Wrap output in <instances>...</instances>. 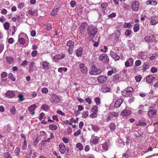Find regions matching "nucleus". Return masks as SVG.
<instances>
[{
	"label": "nucleus",
	"mask_w": 158,
	"mask_h": 158,
	"mask_svg": "<svg viewBox=\"0 0 158 158\" xmlns=\"http://www.w3.org/2000/svg\"><path fill=\"white\" fill-rule=\"evenodd\" d=\"M102 71L100 69H98L95 66L93 65L92 67L91 71L89 73L91 75H99L101 73Z\"/></svg>",
	"instance_id": "f03ea898"
},
{
	"label": "nucleus",
	"mask_w": 158,
	"mask_h": 158,
	"mask_svg": "<svg viewBox=\"0 0 158 158\" xmlns=\"http://www.w3.org/2000/svg\"><path fill=\"white\" fill-rule=\"evenodd\" d=\"M7 73L6 72H3L1 74V77L2 78H5L7 76Z\"/></svg>",
	"instance_id": "052dcab7"
},
{
	"label": "nucleus",
	"mask_w": 158,
	"mask_h": 158,
	"mask_svg": "<svg viewBox=\"0 0 158 158\" xmlns=\"http://www.w3.org/2000/svg\"><path fill=\"white\" fill-rule=\"evenodd\" d=\"M109 127L110 129L112 131L114 130L116 128L115 125L113 123H111Z\"/></svg>",
	"instance_id": "cd10ccee"
},
{
	"label": "nucleus",
	"mask_w": 158,
	"mask_h": 158,
	"mask_svg": "<svg viewBox=\"0 0 158 158\" xmlns=\"http://www.w3.org/2000/svg\"><path fill=\"white\" fill-rule=\"evenodd\" d=\"M39 136L37 135L36 136H34V145L35 146H36L39 142Z\"/></svg>",
	"instance_id": "393cba45"
},
{
	"label": "nucleus",
	"mask_w": 158,
	"mask_h": 158,
	"mask_svg": "<svg viewBox=\"0 0 158 158\" xmlns=\"http://www.w3.org/2000/svg\"><path fill=\"white\" fill-rule=\"evenodd\" d=\"M107 6V4L106 3L102 4L101 5V7L103 10H106L107 9L106 6Z\"/></svg>",
	"instance_id": "a18cd8bd"
},
{
	"label": "nucleus",
	"mask_w": 158,
	"mask_h": 158,
	"mask_svg": "<svg viewBox=\"0 0 158 158\" xmlns=\"http://www.w3.org/2000/svg\"><path fill=\"white\" fill-rule=\"evenodd\" d=\"M87 24L85 23H82L80 27V30H84L87 26Z\"/></svg>",
	"instance_id": "79ce46f5"
},
{
	"label": "nucleus",
	"mask_w": 158,
	"mask_h": 158,
	"mask_svg": "<svg viewBox=\"0 0 158 158\" xmlns=\"http://www.w3.org/2000/svg\"><path fill=\"white\" fill-rule=\"evenodd\" d=\"M57 10H52L51 13V14L52 16H55L57 14Z\"/></svg>",
	"instance_id": "e2e57ef3"
},
{
	"label": "nucleus",
	"mask_w": 158,
	"mask_h": 158,
	"mask_svg": "<svg viewBox=\"0 0 158 158\" xmlns=\"http://www.w3.org/2000/svg\"><path fill=\"white\" fill-rule=\"evenodd\" d=\"M139 30V25L138 24H135L134 25V31L135 32H136Z\"/></svg>",
	"instance_id": "2f4dec72"
},
{
	"label": "nucleus",
	"mask_w": 158,
	"mask_h": 158,
	"mask_svg": "<svg viewBox=\"0 0 158 158\" xmlns=\"http://www.w3.org/2000/svg\"><path fill=\"white\" fill-rule=\"evenodd\" d=\"M42 68L44 69L47 70L49 68V64L46 61H44L42 62Z\"/></svg>",
	"instance_id": "ddd939ff"
},
{
	"label": "nucleus",
	"mask_w": 158,
	"mask_h": 158,
	"mask_svg": "<svg viewBox=\"0 0 158 158\" xmlns=\"http://www.w3.org/2000/svg\"><path fill=\"white\" fill-rule=\"evenodd\" d=\"M81 133V131L80 130H78L77 131L75 132L74 134V135L75 136H77L80 134Z\"/></svg>",
	"instance_id": "13d9d810"
},
{
	"label": "nucleus",
	"mask_w": 158,
	"mask_h": 158,
	"mask_svg": "<svg viewBox=\"0 0 158 158\" xmlns=\"http://www.w3.org/2000/svg\"><path fill=\"white\" fill-rule=\"evenodd\" d=\"M131 31L129 30H127L125 32V35L126 36H129L131 33Z\"/></svg>",
	"instance_id": "8fccbe9b"
},
{
	"label": "nucleus",
	"mask_w": 158,
	"mask_h": 158,
	"mask_svg": "<svg viewBox=\"0 0 158 158\" xmlns=\"http://www.w3.org/2000/svg\"><path fill=\"white\" fill-rule=\"evenodd\" d=\"M65 55L64 54H62V55H56L54 57V61L56 62L58 61L59 60H60L61 59L64 58L65 57Z\"/></svg>",
	"instance_id": "4468645a"
},
{
	"label": "nucleus",
	"mask_w": 158,
	"mask_h": 158,
	"mask_svg": "<svg viewBox=\"0 0 158 158\" xmlns=\"http://www.w3.org/2000/svg\"><path fill=\"white\" fill-rule=\"evenodd\" d=\"M50 100L52 102H54L55 103H59L60 101V98L55 95L52 96Z\"/></svg>",
	"instance_id": "20e7f679"
},
{
	"label": "nucleus",
	"mask_w": 158,
	"mask_h": 158,
	"mask_svg": "<svg viewBox=\"0 0 158 158\" xmlns=\"http://www.w3.org/2000/svg\"><path fill=\"white\" fill-rule=\"evenodd\" d=\"M57 128V126L56 125L51 124L49 126V129L51 130H55Z\"/></svg>",
	"instance_id": "bb28decb"
},
{
	"label": "nucleus",
	"mask_w": 158,
	"mask_h": 158,
	"mask_svg": "<svg viewBox=\"0 0 158 158\" xmlns=\"http://www.w3.org/2000/svg\"><path fill=\"white\" fill-rule=\"evenodd\" d=\"M97 116V114L94 112H93L90 115V117L92 118H94L96 117Z\"/></svg>",
	"instance_id": "5fc2aeb1"
},
{
	"label": "nucleus",
	"mask_w": 158,
	"mask_h": 158,
	"mask_svg": "<svg viewBox=\"0 0 158 158\" xmlns=\"http://www.w3.org/2000/svg\"><path fill=\"white\" fill-rule=\"evenodd\" d=\"M59 148L60 152L62 154L64 153L66 150V148L64 143H61L60 145Z\"/></svg>",
	"instance_id": "2eb2a0df"
},
{
	"label": "nucleus",
	"mask_w": 158,
	"mask_h": 158,
	"mask_svg": "<svg viewBox=\"0 0 158 158\" xmlns=\"http://www.w3.org/2000/svg\"><path fill=\"white\" fill-rule=\"evenodd\" d=\"M46 29L48 31L50 30L52 28L51 25L50 23L48 24L47 25H46Z\"/></svg>",
	"instance_id": "49530a36"
},
{
	"label": "nucleus",
	"mask_w": 158,
	"mask_h": 158,
	"mask_svg": "<svg viewBox=\"0 0 158 158\" xmlns=\"http://www.w3.org/2000/svg\"><path fill=\"white\" fill-rule=\"evenodd\" d=\"M87 30L88 35L91 37H94L97 33V31L96 27L92 26L89 27Z\"/></svg>",
	"instance_id": "f257e3e1"
},
{
	"label": "nucleus",
	"mask_w": 158,
	"mask_h": 158,
	"mask_svg": "<svg viewBox=\"0 0 158 158\" xmlns=\"http://www.w3.org/2000/svg\"><path fill=\"white\" fill-rule=\"evenodd\" d=\"M153 36H146L145 37L144 39V40L148 42H150L151 41V38H152Z\"/></svg>",
	"instance_id": "e433bc0d"
},
{
	"label": "nucleus",
	"mask_w": 158,
	"mask_h": 158,
	"mask_svg": "<svg viewBox=\"0 0 158 158\" xmlns=\"http://www.w3.org/2000/svg\"><path fill=\"white\" fill-rule=\"evenodd\" d=\"M7 97L9 98H12L15 96V94L14 91L10 90L7 91L5 94Z\"/></svg>",
	"instance_id": "39448f33"
},
{
	"label": "nucleus",
	"mask_w": 158,
	"mask_h": 158,
	"mask_svg": "<svg viewBox=\"0 0 158 158\" xmlns=\"http://www.w3.org/2000/svg\"><path fill=\"white\" fill-rule=\"evenodd\" d=\"M107 80L106 77L104 76H100L98 78V82L101 84L104 83Z\"/></svg>",
	"instance_id": "6e6552de"
},
{
	"label": "nucleus",
	"mask_w": 158,
	"mask_h": 158,
	"mask_svg": "<svg viewBox=\"0 0 158 158\" xmlns=\"http://www.w3.org/2000/svg\"><path fill=\"white\" fill-rule=\"evenodd\" d=\"M122 95L125 97H131L132 94H131V93H130L129 94H128L127 92L125 91L124 90L122 92Z\"/></svg>",
	"instance_id": "5701e85b"
},
{
	"label": "nucleus",
	"mask_w": 158,
	"mask_h": 158,
	"mask_svg": "<svg viewBox=\"0 0 158 158\" xmlns=\"http://www.w3.org/2000/svg\"><path fill=\"white\" fill-rule=\"evenodd\" d=\"M36 106L35 105H33L30 106L28 108V110L29 111L31 112V114L33 115L34 114V110L36 108Z\"/></svg>",
	"instance_id": "dca6fc26"
},
{
	"label": "nucleus",
	"mask_w": 158,
	"mask_h": 158,
	"mask_svg": "<svg viewBox=\"0 0 158 158\" xmlns=\"http://www.w3.org/2000/svg\"><path fill=\"white\" fill-rule=\"evenodd\" d=\"M118 113L114 111L110 112L109 113V115H111V116L112 115L113 116L115 117L118 116Z\"/></svg>",
	"instance_id": "72a5a7b5"
},
{
	"label": "nucleus",
	"mask_w": 158,
	"mask_h": 158,
	"mask_svg": "<svg viewBox=\"0 0 158 158\" xmlns=\"http://www.w3.org/2000/svg\"><path fill=\"white\" fill-rule=\"evenodd\" d=\"M131 112L130 110H124L122 112L121 114L123 116H127L130 114Z\"/></svg>",
	"instance_id": "4be33fe9"
},
{
	"label": "nucleus",
	"mask_w": 158,
	"mask_h": 158,
	"mask_svg": "<svg viewBox=\"0 0 158 158\" xmlns=\"http://www.w3.org/2000/svg\"><path fill=\"white\" fill-rule=\"evenodd\" d=\"M4 29L6 30H8L10 27V24L9 23L7 22L5 23L4 24Z\"/></svg>",
	"instance_id": "473e14b6"
},
{
	"label": "nucleus",
	"mask_w": 158,
	"mask_h": 158,
	"mask_svg": "<svg viewBox=\"0 0 158 158\" xmlns=\"http://www.w3.org/2000/svg\"><path fill=\"white\" fill-rule=\"evenodd\" d=\"M48 91V89L46 88H44L42 89V92L43 93L47 94Z\"/></svg>",
	"instance_id": "bf43d9fd"
},
{
	"label": "nucleus",
	"mask_w": 158,
	"mask_h": 158,
	"mask_svg": "<svg viewBox=\"0 0 158 158\" xmlns=\"http://www.w3.org/2000/svg\"><path fill=\"white\" fill-rule=\"evenodd\" d=\"M155 77H153L151 75H149L146 77V81L148 83H151L153 79H155Z\"/></svg>",
	"instance_id": "f3484780"
},
{
	"label": "nucleus",
	"mask_w": 158,
	"mask_h": 158,
	"mask_svg": "<svg viewBox=\"0 0 158 158\" xmlns=\"http://www.w3.org/2000/svg\"><path fill=\"white\" fill-rule=\"evenodd\" d=\"M7 62L10 64L12 63L14 61L13 58L11 56L7 57H6Z\"/></svg>",
	"instance_id": "a878e982"
},
{
	"label": "nucleus",
	"mask_w": 158,
	"mask_h": 158,
	"mask_svg": "<svg viewBox=\"0 0 158 158\" xmlns=\"http://www.w3.org/2000/svg\"><path fill=\"white\" fill-rule=\"evenodd\" d=\"M133 90V88L131 87H128L124 89L125 91L128 94H129L130 93H131V94H132Z\"/></svg>",
	"instance_id": "412c9836"
},
{
	"label": "nucleus",
	"mask_w": 158,
	"mask_h": 158,
	"mask_svg": "<svg viewBox=\"0 0 158 158\" xmlns=\"http://www.w3.org/2000/svg\"><path fill=\"white\" fill-rule=\"evenodd\" d=\"M131 7L133 10H138L139 7L138 3L136 1L132 2L131 3Z\"/></svg>",
	"instance_id": "9b49d317"
},
{
	"label": "nucleus",
	"mask_w": 158,
	"mask_h": 158,
	"mask_svg": "<svg viewBox=\"0 0 158 158\" xmlns=\"http://www.w3.org/2000/svg\"><path fill=\"white\" fill-rule=\"evenodd\" d=\"M80 68L81 72L83 74H86L87 72V68L83 64H80L79 65Z\"/></svg>",
	"instance_id": "0eeeda50"
},
{
	"label": "nucleus",
	"mask_w": 158,
	"mask_h": 158,
	"mask_svg": "<svg viewBox=\"0 0 158 158\" xmlns=\"http://www.w3.org/2000/svg\"><path fill=\"white\" fill-rule=\"evenodd\" d=\"M132 27V25L129 23H125L124 25V27L125 28H131Z\"/></svg>",
	"instance_id": "c756f323"
},
{
	"label": "nucleus",
	"mask_w": 158,
	"mask_h": 158,
	"mask_svg": "<svg viewBox=\"0 0 158 158\" xmlns=\"http://www.w3.org/2000/svg\"><path fill=\"white\" fill-rule=\"evenodd\" d=\"M102 147L104 149L105 151H106L108 148V146L107 143H104L102 145Z\"/></svg>",
	"instance_id": "37998d69"
},
{
	"label": "nucleus",
	"mask_w": 158,
	"mask_h": 158,
	"mask_svg": "<svg viewBox=\"0 0 158 158\" xmlns=\"http://www.w3.org/2000/svg\"><path fill=\"white\" fill-rule=\"evenodd\" d=\"M29 71L30 73H31L33 70V67L32 65L30 64L29 65Z\"/></svg>",
	"instance_id": "4d7b16f0"
},
{
	"label": "nucleus",
	"mask_w": 158,
	"mask_h": 158,
	"mask_svg": "<svg viewBox=\"0 0 158 158\" xmlns=\"http://www.w3.org/2000/svg\"><path fill=\"white\" fill-rule=\"evenodd\" d=\"M123 102V100L121 99H118L115 102L114 106L115 108L118 107L121 105Z\"/></svg>",
	"instance_id": "6ab92c4d"
},
{
	"label": "nucleus",
	"mask_w": 158,
	"mask_h": 158,
	"mask_svg": "<svg viewBox=\"0 0 158 158\" xmlns=\"http://www.w3.org/2000/svg\"><path fill=\"white\" fill-rule=\"evenodd\" d=\"M146 125V123H145L144 121H139L138 123H137L136 126H138L139 125L140 126H145Z\"/></svg>",
	"instance_id": "58836bf2"
},
{
	"label": "nucleus",
	"mask_w": 158,
	"mask_h": 158,
	"mask_svg": "<svg viewBox=\"0 0 158 158\" xmlns=\"http://www.w3.org/2000/svg\"><path fill=\"white\" fill-rule=\"evenodd\" d=\"M10 111L14 115L15 113L16 110L14 106H13L12 108L10 109Z\"/></svg>",
	"instance_id": "09e8293b"
},
{
	"label": "nucleus",
	"mask_w": 158,
	"mask_h": 158,
	"mask_svg": "<svg viewBox=\"0 0 158 158\" xmlns=\"http://www.w3.org/2000/svg\"><path fill=\"white\" fill-rule=\"evenodd\" d=\"M99 141L98 138V137H95V138L92 141V142L95 145Z\"/></svg>",
	"instance_id": "c85d7f7f"
},
{
	"label": "nucleus",
	"mask_w": 158,
	"mask_h": 158,
	"mask_svg": "<svg viewBox=\"0 0 158 158\" xmlns=\"http://www.w3.org/2000/svg\"><path fill=\"white\" fill-rule=\"evenodd\" d=\"M149 4L153 6L156 5L157 4V3L156 1H149Z\"/></svg>",
	"instance_id": "69168bd1"
},
{
	"label": "nucleus",
	"mask_w": 158,
	"mask_h": 158,
	"mask_svg": "<svg viewBox=\"0 0 158 158\" xmlns=\"http://www.w3.org/2000/svg\"><path fill=\"white\" fill-rule=\"evenodd\" d=\"M98 107L97 105H95L93 107L91 111L93 112H96L98 111Z\"/></svg>",
	"instance_id": "ea45409f"
},
{
	"label": "nucleus",
	"mask_w": 158,
	"mask_h": 158,
	"mask_svg": "<svg viewBox=\"0 0 158 158\" xmlns=\"http://www.w3.org/2000/svg\"><path fill=\"white\" fill-rule=\"evenodd\" d=\"M76 147L77 148H78V149L80 151H81L83 149L82 145L80 143H78L77 144Z\"/></svg>",
	"instance_id": "c9c22d12"
},
{
	"label": "nucleus",
	"mask_w": 158,
	"mask_h": 158,
	"mask_svg": "<svg viewBox=\"0 0 158 158\" xmlns=\"http://www.w3.org/2000/svg\"><path fill=\"white\" fill-rule=\"evenodd\" d=\"M143 66L144 67L145 69H146L149 68L150 64H149V63H145V64L143 65Z\"/></svg>",
	"instance_id": "680f3d73"
},
{
	"label": "nucleus",
	"mask_w": 158,
	"mask_h": 158,
	"mask_svg": "<svg viewBox=\"0 0 158 158\" xmlns=\"http://www.w3.org/2000/svg\"><path fill=\"white\" fill-rule=\"evenodd\" d=\"M8 77L13 81H15V79L14 77V76L12 73H10L8 74Z\"/></svg>",
	"instance_id": "7c9ffc66"
},
{
	"label": "nucleus",
	"mask_w": 158,
	"mask_h": 158,
	"mask_svg": "<svg viewBox=\"0 0 158 158\" xmlns=\"http://www.w3.org/2000/svg\"><path fill=\"white\" fill-rule=\"evenodd\" d=\"M4 158H11V155L9 152H6L4 154Z\"/></svg>",
	"instance_id": "f704fd0d"
},
{
	"label": "nucleus",
	"mask_w": 158,
	"mask_h": 158,
	"mask_svg": "<svg viewBox=\"0 0 158 158\" xmlns=\"http://www.w3.org/2000/svg\"><path fill=\"white\" fill-rule=\"evenodd\" d=\"M94 101L97 105H99L100 103V100L98 97L94 99Z\"/></svg>",
	"instance_id": "4c0bfd02"
},
{
	"label": "nucleus",
	"mask_w": 158,
	"mask_h": 158,
	"mask_svg": "<svg viewBox=\"0 0 158 158\" xmlns=\"http://www.w3.org/2000/svg\"><path fill=\"white\" fill-rule=\"evenodd\" d=\"M82 48L80 47L77 49L76 52V55L77 56H81L83 53Z\"/></svg>",
	"instance_id": "aec40b11"
},
{
	"label": "nucleus",
	"mask_w": 158,
	"mask_h": 158,
	"mask_svg": "<svg viewBox=\"0 0 158 158\" xmlns=\"http://www.w3.org/2000/svg\"><path fill=\"white\" fill-rule=\"evenodd\" d=\"M74 44V43L73 41L72 40H69L67 42V45L71 48H73Z\"/></svg>",
	"instance_id": "b1692460"
},
{
	"label": "nucleus",
	"mask_w": 158,
	"mask_h": 158,
	"mask_svg": "<svg viewBox=\"0 0 158 158\" xmlns=\"http://www.w3.org/2000/svg\"><path fill=\"white\" fill-rule=\"evenodd\" d=\"M116 15V14L115 13H112V14L109 15H108V17H109V18H111L113 17H115Z\"/></svg>",
	"instance_id": "774afa93"
},
{
	"label": "nucleus",
	"mask_w": 158,
	"mask_h": 158,
	"mask_svg": "<svg viewBox=\"0 0 158 158\" xmlns=\"http://www.w3.org/2000/svg\"><path fill=\"white\" fill-rule=\"evenodd\" d=\"M158 22V19L156 17L152 18L150 23L152 25H155Z\"/></svg>",
	"instance_id": "a211bd4d"
},
{
	"label": "nucleus",
	"mask_w": 158,
	"mask_h": 158,
	"mask_svg": "<svg viewBox=\"0 0 158 158\" xmlns=\"http://www.w3.org/2000/svg\"><path fill=\"white\" fill-rule=\"evenodd\" d=\"M110 53L111 56L115 60H118L120 59L119 56L116 54L113 51H111Z\"/></svg>",
	"instance_id": "9d476101"
},
{
	"label": "nucleus",
	"mask_w": 158,
	"mask_h": 158,
	"mask_svg": "<svg viewBox=\"0 0 158 158\" xmlns=\"http://www.w3.org/2000/svg\"><path fill=\"white\" fill-rule=\"evenodd\" d=\"M18 97L19 100H20L21 101H22L24 99V98H23V95L20 94H19L18 96Z\"/></svg>",
	"instance_id": "864d4df0"
},
{
	"label": "nucleus",
	"mask_w": 158,
	"mask_h": 158,
	"mask_svg": "<svg viewBox=\"0 0 158 158\" xmlns=\"http://www.w3.org/2000/svg\"><path fill=\"white\" fill-rule=\"evenodd\" d=\"M23 35V36H27V35L24 34V33H21V34H19V39H18V41L19 42L20 44H25V40H24V39L22 37H21V35Z\"/></svg>",
	"instance_id": "423d86ee"
},
{
	"label": "nucleus",
	"mask_w": 158,
	"mask_h": 158,
	"mask_svg": "<svg viewBox=\"0 0 158 158\" xmlns=\"http://www.w3.org/2000/svg\"><path fill=\"white\" fill-rule=\"evenodd\" d=\"M28 14H31L33 15H35L36 14V12L34 11H32V10H28Z\"/></svg>",
	"instance_id": "de8ad7c7"
},
{
	"label": "nucleus",
	"mask_w": 158,
	"mask_h": 158,
	"mask_svg": "<svg viewBox=\"0 0 158 158\" xmlns=\"http://www.w3.org/2000/svg\"><path fill=\"white\" fill-rule=\"evenodd\" d=\"M28 62L26 60H25L23 61L22 63L21 64V65L23 67H25L26 65H27L28 64Z\"/></svg>",
	"instance_id": "c03bdc74"
},
{
	"label": "nucleus",
	"mask_w": 158,
	"mask_h": 158,
	"mask_svg": "<svg viewBox=\"0 0 158 158\" xmlns=\"http://www.w3.org/2000/svg\"><path fill=\"white\" fill-rule=\"evenodd\" d=\"M24 144H23L22 146V148L23 150H25L27 148V143L25 140L24 141Z\"/></svg>",
	"instance_id": "603ef678"
},
{
	"label": "nucleus",
	"mask_w": 158,
	"mask_h": 158,
	"mask_svg": "<svg viewBox=\"0 0 158 158\" xmlns=\"http://www.w3.org/2000/svg\"><path fill=\"white\" fill-rule=\"evenodd\" d=\"M157 111L154 109L149 110L148 112L149 117H152L156 115Z\"/></svg>",
	"instance_id": "f8f14e48"
},
{
	"label": "nucleus",
	"mask_w": 158,
	"mask_h": 158,
	"mask_svg": "<svg viewBox=\"0 0 158 158\" xmlns=\"http://www.w3.org/2000/svg\"><path fill=\"white\" fill-rule=\"evenodd\" d=\"M92 129L95 131H97L99 130V128L96 126H93L92 127Z\"/></svg>",
	"instance_id": "6e6d98bb"
},
{
	"label": "nucleus",
	"mask_w": 158,
	"mask_h": 158,
	"mask_svg": "<svg viewBox=\"0 0 158 158\" xmlns=\"http://www.w3.org/2000/svg\"><path fill=\"white\" fill-rule=\"evenodd\" d=\"M88 115V113L87 111L83 112L82 113V116L85 118H86Z\"/></svg>",
	"instance_id": "3c124183"
},
{
	"label": "nucleus",
	"mask_w": 158,
	"mask_h": 158,
	"mask_svg": "<svg viewBox=\"0 0 158 158\" xmlns=\"http://www.w3.org/2000/svg\"><path fill=\"white\" fill-rule=\"evenodd\" d=\"M101 89L103 92L106 93L109 92L110 89V87L107 86L106 84H104L102 86Z\"/></svg>",
	"instance_id": "1a4fd4ad"
},
{
	"label": "nucleus",
	"mask_w": 158,
	"mask_h": 158,
	"mask_svg": "<svg viewBox=\"0 0 158 158\" xmlns=\"http://www.w3.org/2000/svg\"><path fill=\"white\" fill-rule=\"evenodd\" d=\"M99 60L101 61L106 63H107L109 61V59L108 56L105 54H103L101 55L99 57Z\"/></svg>",
	"instance_id": "7ed1b4c3"
},
{
	"label": "nucleus",
	"mask_w": 158,
	"mask_h": 158,
	"mask_svg": "<svg viewBox=\"0 0 158 158\" xmlns=\"http://www.w3.org/2000/svg\"><path fill=\"white\" fill-rule=\"evenodd\" d=\"M37 52L35 50L31 52V56L33 57H35L37 55Z\"/></svg>",
	"instance_id": "0e129e2a"
},
{
	"label": "nucleus",
	"mask_w": 158,
	"mask_h": 158,
	"mask_svg": "<svg viewBox=\"0 0 158 158\" xmlns=\"http://www.w3.org/2000/svg\"><path fill=\"white\" fill-rule=\"evenodd\" d=\"M24 6V3H19L18 5V7L19 9H22Z\"/></svg>",
	"instance_id": "338daca9"
},
{
	"label": "nucleus",
	"mask_w": 158,
	"mask_h": 158,
	"mask_svg": "<svg viewBox=\"0 0 158 158\" xmlns=\"http://www.w3.org/2000/svg\"><path fill=\"white\" fill-rule=\"evenodd\" d=\"M48 106L46 105H43L41 107V109H42L43 110H44L45 111H47L48 110Z\"/></svg>",
	"instance_id": "a19ab883"
}]
</instances>
